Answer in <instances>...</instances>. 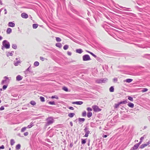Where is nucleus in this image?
Listing matches in <instances>:
<instances>
[{
  "mask_svg": "<svg viewBox=\"0 0 150 150\" xmlns=\"http://www.w3.org/2000/svg\"><path fill=\"white\" fill-rule=\"evenodd\" d=\"M108 79L106 78L97 79L96 81L98 83H105L107 81Z\"/></svg>",
  "mask_w": 150,
  "mask_h": 150,
  "instance_id": "f257e3e1",
  "label": "nucleus"
},
{
  "mask_svg": "<svg viewBox=\"0 0 150 150\" xmlns=\"http://www.w3.org/2000/svg\"><path fill=\"white\" fill-rule=\"evenodd\" d=\"M47 122L46 123V125L48 126L52 124L54 122V120L53 118L51 117H48L47 119Z\"/></svg>",
  "mask_w": 150,
  "mask_h": 150,
  "instance_id": "f03ea898",
  "label": "nucleus"
},
{
  "mask_svg": "<svg viewBox=\"0 0 150 150\" xmlns=\"http://www.w3.org/2000/svg\"><path fill=\"white\" fill-rule=\"evenodd\" d=\"M84 131L85 132V134L84 136V137H87L88 136V134H89L90 132L89 131V128L87 126L85 127L84 129Z\"/></svg>",
  "mask_w": 150,
  "mask_h": 150,
  "instance_id": "7ed1b4c3",
  "label": "nucleus"
},
{
  "mask_svg": "<svg viewBox=\"0 0 150 150\" xmlns=\"http://www.w3.org/2000/svg\"><path fill=\"white\" fill-rule=\"evenodd\" d=\"M2 47H10V45L9 42L7 40H4L2 42Z\"/></svg>",
  "mask_w": 150,
  "mask_h": 150,
  "instance_id": "20e7f679",
  "label": "nucleus"
},
{
  "mask_svg": "<svg viewBox=\"0 0 150 150\" xmlns=\"http://www.w3.org/2000/svg\"><path fill=\"white\" fill-rule=\"evenodd\" d=\"M91 60L88 54H85L83 56V60L84 61H87Z\"/></svg>",
  "mask_w": 150,
  "mask_h": 150,
  "instance_id": "39448f33",
  "label": "nucleus"
},
{
  "mask_svg": "<svg viewBox=\"0 0 150 150\" xmlns=\"http://www.w3.org/2000/svg\"><path fill=\"white\" fill-rule=\"evenodd\" d=\"M4 79L5 80H3L1 82V84H4L8 83L9 82V79L6 76L4 77Z\"/></svg>",
  "mask_w": 150,
  "mask_h": 150,
  "instance_id": "423d86ee",
  "label": "nucleus"
},
{
  "mask_svg": "<svg viewBox=\"0 0 150 150\" xmlns=\"http://www.w3.org/2000/svg\"><path fill=\"white\" fill-rule=\"evenodd\" d=\"M92 108L93 110L95 112H98L101 110V109L99 108L98 106L96 105L93 106Z\"/></svg>",
  "mask_w": 150,
  "mask_h": 150,
  "instance_id": "0eeeda50",
  "label": "nucleus"
},
{
  "mask_svg": "<svg viewBox=\"0 0 150 150\" xmlns=\"http://www.w3.org/2000/svg\"><path fill=\"white\" fill-rule=\"evenodd\" d=\"M21 17L24 18H28V15L25 13H23L21 14Z\"/></svg>",
  "mask_w": 150,
  "mask_h": 150,
  "instance_id": "6e6552de",
  "label": "nucleus"
},
{
  "mask_svg": "<svg viewBox=\"0 0 150 150\" xmlns=\"http://www.w3.org/2000/svg\"><path fill=\"white\" fill-rule=\"evenodd\" d=\"M72 103L73 104L81 105L83 103V102L81 101L73 102Z\"/></svg>",
  "mask_w": 150,
  "mask_h": 150,
  "instance_id": "1a4fd4ad",
  "label": "nucleus"
},
{
  "mask_svg": "<svg viewBox=\"0 0 150 150\" xmlns=\"http://www.w3.org/2000/svg\"><path fill=\"white\" fill-rule=\"evenodd\" d=\"M23 77L20 75H18L16 77V80L18 81H21Z\"/></svg>",
  "mask_w": 150,
  "mask_h": 150,
  "instance_id": "9d476101",
  "label": "nucleus"
},
{
  "mask_svg": "<svg viewBox=\"0 0 150 150\" xmlns=\"http://www.w3.org/2000/svg\"><path fill=\"white\" fill-rule=\"evenodd\" d=\"M8 26L9 27H13L15 26V24L12 22H10L8 23Z\"/></svg>",
  "mask_w": 150,
  "mask_h": 150,
  "instance_id": "9b49d317",
  "label": "nucleus"
},
{
  "mask_svg": "<svg viewBox=\"0 0 150 150\" xmlns=\"http://www.w3.org/2000/svg\"><path fill=\"white\" fill-rule=\"evenodd\" d=\"M139 146L137 144H135L133 147L132 148L131 150H136L138 148Z\"/></svg>",
  "mask_w": 150,
  "mask_h": 150,
  "instance_id": "f8f14e48",
  "label": "nucleus"
},
{
  "mask_svg": "<svg viewBox=\"0 0 150 150\" xmlns=\"http://www.w3.org/2000/svg\"><path fill=\"white\" fill-rule=\"evenodd\" d=\"M148 145V144H143L141 145L140 146V148L141 149H143L145 146H147Z\"/></svg>",
  "mask_w": 150,
  "mask_h": 150,
  "instance_id": "ddd939ff",
  "label": "nucleus"
},
{
  "mask_svg": "<svg viewBox=\"0 0 150 150\" xmlns=\"http://www.w3.org/2000/svg\"><path fill=\"white\" fill-rule=\"evenodd\" d=\"M12 32V29L10 28H8L6 30V33L8 34H10Z\"/></svg>",
  "mask_w": 150,
  "mask_h": 150,
  "instance_id": "4468645a",
  "label": "nucleus"
},
{
  "mask_svg": "<svg viewBox=\"0 0 150 150\" xmlns=\"http://www.w3.org/2000/svg\"><path fill=\"white\" fill-rule=\"evenodd\" d=\"M128 106L131 108H133L134 106V104L131 103H129L128 104Z\"/></svg>",
  "mask_w": 150,
  "mask_h": 150,
  "instance_id": "2eb2a0df",
  "label": "nucleus"
},
{
  "mask_svg": "<svg viewBox=\"0 0 150 150\" xmlns=\"http://www.w3.org/2000/svg\"><path fill=\"white\" fill-rule=\"evenodd\" d=\"M75 114L74 113H69L68 115V116L70 117H72L75 115Z\"/></svg>",
  "mask_w": 150,
  "mask_h": 150,
  "instance_id": "dca6fc26",
  "label": "nucleus"
},
{
  "mask_svg": "<svg viewBox=\"0 0 150 150\" xmlns=\"http://www.w3.org/2000/svg\"><path fill=\"white\" fill-rule=\"evenodd\" d=\"M92 115V113L90 112H88L87 114V116L88 117L90 118L91 117Z\"/></svg>",
  "mask_w": 150,
  "mask_h": 150,
  "instance_id": "f3484780",
  "label": "nucleus"
},
{
  "mask_svg": "<svg viewBox=\"0 0 150 150\" xmlns=\"http://www.w3.org/2000/svg\"><path fill=\"white\" fill-rule=\"evenodd\" d=\"M76 52L78 53L79 54L83 52L82 50L81 49H77L76 50Z\"/></svg>",
  "mask_w": 150,
  "mask_h": 150,
  "instance_id": "a211bd4d",
  "label": "nucleus"
},
{
  "mask_svg": "<svg viewBox=\"0 0 150 150\" xmlns=\"http://www.w3.org/2000/svg\"><path fill=\"white\" fill-rule=\"evenodd\" d=\"M38 26V25L37 24L34 23L33 24V28L34 29L36 28Z\"/></svg>",
  "mask_w": 150,
  "mask_h": 150,
  "instance_id": "6ab92c4d",
  "label": "nucleus"
},
{
  "mask_svg": "<svg viewBox=\"0 0 150 150\" xmlns=\"http://www.w3.org/2000/svg\"><path fill=\"white\" fill-rule=\"evenodd\" d=\"M120 104H126L128 103L127 100H125L123 101H122L120 102Z\"/></svg>",
  "mask_w": 150,
  "mask_h": 150,
  "instance_id": "aec40b11",
  "label": "nucleus"
},
{
  "mask_svg": "<svg viewBox=\"0 0 150 150\" xmlns=\"http://www.w3.org/2000/svg\"><path fill=\"white\" fill-rule=\"evenodd\" d=\"M132 80H133L132 79H126V81L127 82L129 83L131 82L132 81Z\"/></svg>",
  "mask_w": 150,
  "mask_h": 150,
  "instance_id": "412c9836",
  "label": "nucleus"
},
{
  "mask_svg": "<svg viewBox=\"0 0 150 150\" xmlns=\"http://www.w3.org/2000/svg\"><path fill=\"white\" fill-rule=\"evenodd\" d=\"M13 52H14L13 51H12L11 52H8L7 54V56L8 57L9 56H12L13 55L12 53H13Z\"/></svg>",
  "mask_w": 150,
  "mask_h": 150,
  "instance_id": "4be33fe9",
  "label": "nucleus"
},
{
  "mask_svg": "<svg viewBox=\"0 0 150 150\" xmlns=\"http://www.w3.org/2000/svg\"><path fill=\"white\" fill-rule=\"evenodd\" d=\"M20 147L21 145L20 144H18L16 146V149L18 150L20 149Z\"/></svg>",
  "mask_w": 150,
  "mask_h": 150,
  "instance_id": "5701e85b",
  "label": "nucleus"
},
{
  "mask_svg": "<svg viewBox=\"0 0 150 150\" xmlns=\"http://www.w3.org/2000/svg\"><path fill=\"white\" fill-rule=\"evenodd\" d=\"M20 63V61H18L16 62H15L14 63V64L15 66H17Z\"/></svg>",
  "mask_w": 150,
  "mask_h": 150,
  "instance_id": "b1692460",
  "label": "nucleus"
},
{
  "mask_svg": "<svg viewBox=\"0 0 150 150\" xmlns=\"http://www.w3.org/2000/svg\"><path fill=\"white\" fill-rule=\"evenodd\" d=\"M55 45L57 46V47H61L62 46V44L60 43H56Z\"/></svg>",
  "mask_w": 150,
  "mask_h": 150,
  "instance_id": "393cba45",
  "label": "nucleus"
},
{
  "mask_svg": "<svg viewBox=\"0 0 150 150\" xmlns=\"http://www.w3.org/2000/svg\"><path fill=\"white\" fill-rule=\"evenodd\" d=\"M85 120V119L84 118H79V122H84V121Z\"/></svg>",
  "mask_w": 150,
  "mask_h": 150,
  "instance_id": "a878e982",
  "label": "nucleus"
},
{
  "mask_svg": "<svg viewBox=\"0 0 150 150\" xmlns=\"http://www.w3.org/2000/svg\"><path fill=\"white\" fill-rule=\"evenodd\" d=\"M39 64V62L37 61L35 62L34 64V65L35 66H38Z\"/></svg>",
  "mask_w": 150,
  "mask_h": 150,
  "instance_id": "bb28decb",
  "label": "nucleus"
},
{
  "mask_svg": "<svg viewBox=\"0 0 150 150\" xmlns=\"http://www.w3.org/2000/svg\"><path fill=\"white\" fill-rule=\"evenodd\" d=\"M86 139H81V144H85L86 143Z\"/></svg>",
  "mask_w": 150,
  "mask_h": 150,
  "instance_id": "cd10ccee",
  "label": "nucleus"
},
{
  "mask_svg": "<svg viewBox=\"0 0 150 150\" xmlns=\"http://www.w3.org/2000/svg\"><path fill=\"white\" fill-rule=\"evenodd\" d=\"M86 115V111H84L82 113V115L83 117H85Z\"/></svg>",
  "mask_w": 150,
  "mask_h": 150,
  "instance_id": "c85d7f7f",
  "label": "nucleus"
},
{
  "mask_svg": "<svg viewBox=\"0 0 150 150\" xmlns=\"http://www.w3.org/2000/svg\"><path fill=\"white\" fill-rule=\"evenodd\" d=\"M40 100L42 102H44L45 101V98L43 97L40 96Z\"/></svg>",
  "mask_w": 150,
  "mask_h": 150,
  "instance_id": "c756f323",
  "label": "nucleus"
},
{
  "mask_svg": "<svg viewBox=\"0 0 150 150\" xmlns=\"http://www.w3.org/2000/svg\"><path fill=\"white\" fill-rule=\"evenodd\" d=\"M109 90L111 92H113L114 91V88L113 86H111L110 89Z\"/></svg>",
  "mask_w": 150,
  "mask_h": 150,
  "instance_id": "7c9ffc66",
  "label": "nucleus"
},
{
  "mask_svg": "<svg viewBox=\"0 0 150 150\" xmlns=\"http://www.w3.org/2000/svg\"><path fill=\"white\" fill-rule=\"evenodd\" d=\"M15 143V142L13 139H11V145L12 146Z\"/></svg>",
  "mask_w": 150,
  "mask_h": 150,
  "instance_id": "2f4dec72",
  "label": "nucleus"
},
{
  "mask_svg": "<svg viewBox=\"0 0 150 150\" xmlns=\"http://www.w3.org/2000/svg\"><path fill=\"white\" fill-rule=\"evenodd\" d=\"M120 105V103H118L117 104H115V105L114 107L115 108H117L119 105Z\"/></svg>",
  "mask_w": 150,
  "mask_h": 150,
  "instance_id": "473e14b6",
  "label": "nucleus"
},
{
  "mask_svg": "<svg viewBox=\"0 0 150 150\" xmlns=\"http://www.w3.org/2000/svg\"><path fill=\"white\" fill-rule=\"evenodd\" d=\"M148 89H147L146 88H143L142 90V92H144L147 91H148Z\"/></svg>",
  "mask_w": 150,
  "mask_h": 150,
  "instance_id": "72a5a7b5",
  "label": "nucleus"
},
{
  "mask_svg": "<svg viewBox=\"0 0 150 150\" xmlns=\"http://www.w3.org/2000/svg\"><path fill=\"white\" fill-rule=\"evenodd\" d=\"M30 103L31 105H34L36 104L35 102L34 101H31L30 102Z\"/></svg>",
  "mask_w": 150,
  "mask_h": 150,
  "instance_id": "f704fd0d",
  "label": "nucleus"
},
{
  "mask_svg": "<svg viewBox=\"0 0 150 150\" xmlns=\"http://www.w3.org/2000/svg\"><path fill=\"white\" fill-rule=\"evenodd\" d=\"M26 128H27L26 127H25L22 128L21 129V132H24L26 130Z\"/></svg>",
  "mask_w": 150,
  "mask_h": 150,
  "instance_id": "c9c22d12",
  "label": "nucleus"
},
{
  "mask_svg": "<svg viewBox=\"0 0 150 150\" xmlns=\"http://www.w3.org/2000/svg\"><path fill=\"white\" fill-rule=\"evenodd\" d=\"M128 100H130L132 101H133V98L132 97H131L130 96H128Z\"/></svg>",
  "mask_w": 150,
  "mask_h": 150,
  "instance_id": "e433bc0d",
  "label": "nucleus"
},
{
  "mask_svg": "<svg viewBox=\"0 0 150 150\" xmlns=\"http://www.w3.org/2000/svg\"><path fill=\"white\" fill-rule=\"evenodd\" d=\"M87 52L90 53L91 55H92L93 56L95 57L96 58V56L94 54H93V53L91 52H89L88 51H87Z\"/></svg>",
  "mask_w": 150,
  "mask_h": 150,
  "instance_id": "4c0bfd02",
  "label": "nucleus"
},
{
  "mask_svg": "<svg viewBox=\"0 0 150 150\" xmlns=\"http://www.w3.org/2000/svg\"><path fill=\"white\" fill-rule=\"evenodd\" d=\"M56 40L57 42H60L61 40V39L59 37L56 38Z\"/></svg>",
  "mask_w": 150,
  "mask_h": 150,
  "instance_id": "58836bf2",
  "label": "nucleus"
},
{
  "mask_svg": "<svg viewBox=\"0 0 150 150\" xmlns=\"http://www.w3.org/2000/svg\"><path fill=\"white\" fill-rule=\"evenodd\" d=\"M51 98L52 99L56 98L57 99H58V97L57 96H53L51 97Z\"/></svg>",
  "mask_w": 150,
  "mask_h": 150,
  "instance_id": "ea45409f",
  "label": "nucleus"
},
{
  "mask_svg": "<svg viewBox=\"0 0 150 150\" xmlns=\"http://www.w3.org/2000/svg\"><path fill=\"white\" fill-rule=\"evenodd\" d=\"M63 89L66 91H68V88L66 87H63Z\"/></svg>",
  "mask_w": 150,
  "mask_h": 150,
  "instance_id": "a19ab883",
  "label": "nucleus"
},
{
  "mask_svg": "<svg viewBox=\"0 0 150 150\" xmlns=\"http://www.w3.org/2000/svg\"><path fill=\"white\" fill-rule=\"evenodd\" d=\"M49 104H50L51 105H55V102L54 101H50L49 102Z\"/></svg>",
  "mask_w": 150,
  "mask_h": 150,
  "instance_id": "79ce46f5",
  "label": "nucleus"
},
{
  "mask_svg": "<svg viewBox=\"0 0 150 150\" xmlns=\"http://www.w3.org/2000/svg\"><path fill=\"white\" fill-rule=\"evenodd\" d=\"M33 126V125L32 124H30V125H28V126L27 127H26V128H31Z\"/></svg>",
  "mask_w": 150,
  "mask_h": 150,
  "instance_id": "37998d69",
  "label": "nucleus"
},
{
  "mask_svg": "<svg viewBox=\"0 0 150 150\" xmlns=\"http://www.w3.org/2000/svg\"><path fill=\"white\" fill-rule=\"evenodd\" d=\"M81 24L82 26L85 25V23L83 21H81Z\"/></svg>",
  "mask_w": 150,
  "mask_h": 150,
  "instance_id": "c03bdc74",
  "label": "nucleus"
},
{
  "mask_svg": "<svg viewBox=\"0 0 150 150\" xmlns=\"http://www.w3.org/2000/svg\"><path fill=\"white\" fill-rule=\"evenodd\" d=\"M87 110L88 111H91L92 110V109L89 107L87 108Z\"/></svg>",
  "mask_w": 150,
  "mask_h": 150,
  "instance_id": "a18cd8bd",
  "label": "nucleus"
},
{
  "mask_svg": "<svg viewBox=\"0 0 150 150\" xmlns=\"http://www.w3.org/2000/svg\"><path fill=\"white\" fill-rule=\"evenodd\" d=\"M7 85H4L3 87V89L5 90L7 88Z\"/></svg>",
  "mask_w": 150,
  "mask_h": 150,
  "instance_id": "49530a36",
  "label": "nucleus"
},
{
  "mask_svg": "<svg viewBox=\"0 0 150 150\" xmlns=\"http://www.w3.org/2000/svg\"><path fill=\"white\" fill-rule=\"evenodd\" d=\"M40 60H42V61H43L45 59V58L42 57H40Z\"/></svg>",
  "mask_w": 150,
  "mask_h": 150,
  "instance_id": "de8ad7c7",
  "label": "nucleus"
},
{
  "mask_svg": "<svg viewBox=\"0 0 150 150\" xmlns=\"http://www.w3.org/2000/svg\"><path fill=\"white\" fill-rule=\"evenodd\" d=\"M17 45L16 44H13L12 45L11 47H17Z\"/></svg>",
  "mask_w": 150,
  "mask_h": 150,
  "instance_id": "09e8293b",
  "label": "nucleus"
},
{
  "mask_svg": "<svg viewBox=\"0 0 150 150\" xmlns=\"http://www.w3.org/2000/svg\"><path fill=\"white\" fill-rule=\"evenodd\" d=\"M117 81V78H114L113 79V81L114 82H116Z\"/></svg>",
  "mask_w": 150,
  "mask_h": 150,
  "instance_id": "8fccbe9b",
  "label": "nucleus"
},
{
  "mask_svg": "<svg viewBox=\"0 0 150 150\" xmlns=\"http://www.w3.org/2000/svg\"><path fill=\"white\" fill-rule=\"evenodd\" d=\"M4 106H1L0 108V110H4Z\"/></svg>",
  "mask_w": 150,
  "mask_h": 150,
  "instance_id": "3c124183",
  "label": "nucleus"
},
{
  "mask_svg": "<svg viewBox=\"0 0 150 150\" xmlns=\"http://www.w3.org/2000/svg\"><path fill=\"white\" fill-rule=\"evenodd\" d=\"M4 149V146L2 145L1 146H0V149Z\"/></svg>",
  "mask_w": 150,
  "mask_h": 150,
  "instance_id": "603ef678",
  "label": "nucleus"
},
{
  "mask_svg": "<svg viewBox=\"0 0 150 150\" xmlns=\"http://www.w3.org/2000/svg\"><path fill=\"white\" fill-rule=\"evenodd\" d=\"M28 132H25L24 133V135L25 136H27L28 135Z\"/></svg>",
  "mask_w": 150,
  "mask_h": 150,
  "instance_id": "864d4df0",
  "label": "nucleus"
},
{
  "mask_svg": "<svg viewBox=\"0 0 150 150\" xmlns=\"http://www.w3.org/2000/svg\"><path fill=\"white\" fill-rule=\"evenodd\" d=\"M69 108L71 110H74V108L72 107H69Z\"/></svg>",
  "mask_w": 150,
  "mask_h": 150,
  "instance_id": "5fc2aeb1",
  "label": "nucleus"
},
{
  "mask_svg": "<svg viewBox=\"0 0 150 150\" xmlns=\"http://www.w3.org/2000/svg\"><path fill=\"white\" fill-rule=\"evenodd\" d=\"M144 139V137H142L140 138V140L142 142V140H143Z\"/></svg>",
  "mask_w": 150,
  "mask_h": 150,
  "instance_id": "6e6d98bb",
  "label": "nucleus"
},
{
  "mask_svg": "<svg viewBox=\"0 0 150 150\" xmlns=\"http://www.w3.org/2000/svg\"><path fill=\"white\" fill-rule=\"evenodd\" d=\"M117 39L119 41H121V40H122L121 39L119 38H117Z\"/></svg>",
  "mask_w": 150,
  "mask_h": 150,
  "instance_id": "4d7b16f0",
  "label": "nucleus"
},
{
  "mask_svg": "<svg viewBox=\"0 0 150 150\" xmlns=\"http://www.w3.org/2000/svg\"><path fill=\"white\" fill-rule=\"evenodd\" d=\"M142 141L140 140V141L137 144L139 146V145L142 143Z\"/></svg>",
  "mask_w": 150,
  "mask_h": 150,
  "instance_id": "13d9d810",
  "label": "nucleus"
},
{
  "mask_svg": "<svg viewBox=\"0 0 150 150\" xmlns=\"http://www.w3.org/2000/svg\"><path fill=\"white\" fill-rule=\"evenodd\" d=\"M30 66L27 69V71H30Z\"/></svg>",
  "mask_w": 150,
  "mask_h": 150,
  "instance_id": "bf43d9fd",
  "label": "nucleus"
},
{
  "mask_svg": "<svg viewBox=\"0 0 150 150\" xmlns=\"http://www.w3.org/2000/svg\"><path fill=\"white\" fill-rule=\"evenodd\" d=\"M67 54L69 55H71V53L69 52H68Z\"/></svg>",
  "mask_w": 150,
  "mask_h": 150,
  "instance_id": "052dcab7",
  "label": "nucleus"
},
{
  "mask_svg": "<svg viewBox=\"0 0 150 150\" xmlns=\"http://www.w3.org/2000/svg\"><path fill=\"white\" fill-rule=\"evenodd\" d=\"M105 17L106 18H107L108 19L110 20V18L109 16H106Z\"/></svg>",
  "mask_w": 150,
  "mask_h": 150,
  "instance_id": "680f3d73",
  "label": "nucleus"
},
{
  "mask_svg": "<svg viewBox=\"0 0 150 150\" xmlns=\"http://www.w3.org/2000/svg\"><path fill=\"white\" fill-rule=\"evenodd\" d=\"M118 6L121 8H125V7H123L122 6H119V5H118Z\"/></svg>",
  "mask_w": 150,
  "mask_h": 150,
  "instance_id": "e2e57ef3",
  "label": "nucleus"
},
{
  "mask_svg": "<svg viewBox=\"0 0 150 150\" xmlns=\"http://www.w3.org/2000/svg\"><path fill=\"white\" fill-rule=\"evenodd\" d=\"M4 11H5L4 14H6L7 13L6 10V9H5L4 10Z\"/></svg>",
  "mask_w": 150,
  "mask_h": 150,
  "instance_id": "0e129e2a",
  "label": "nucleus"
},
{
  "mask_svg": "<svg viewBox=\"0 0 150 150\" xmlns=\"http://www.w3.org/2000/svg\"><path fill=\"white\" fill-rule=\"evenodd\" d=\"M103 138H106L107 137V135H103Z\"/></svg>",
  "mask_w": 150,
  "mask_h": 150,
  "instance_id": "69168bd1",
  "label": "nucleus"
},
{
  "mask_svg": "<svg viewBox=\"0 0 150 150\" xmlns=\"http://www.w3.org/2000/svg\"><path fill=\"white\" fill-rule=\"evenodd\" d=\"M135 7H136V8H137L139 10V9H141V8H140L138 6H136Z\"/></svg>",
  "mask_w": 150,
  "mask_h": 150,
  "instance_id": "338daca9",
  "label": "nucleus"
},
{
  "mask_svg": "<svg viewBox=\"0 0 150 150\" xmlns=\"http://www.w3.org/2000/svg\"><path fill=\"white\" fill-rule=\"evenodd\" d=\"M148 119L149 120V121L150 122V116H149L148 117Z\"/></svg>",
  "mask_w": 150,
  "mask_h": 150,
  "instance_id": "774afa93",
  "label": "nucleus"
}]
</instances>
